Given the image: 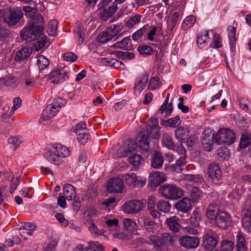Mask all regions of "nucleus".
<instances>
[{
	"mask_svg": "<svg viewBox=\"0 0 251 251\" xmlns=\"http://www.w3.org/2000/svg\"><path fill=\"white\" fill-rule=\"evenodd\" d=\"M190 132L189 128L185 126H180L175 131V137L180 143H183L188 137Z\"/></svg>",
	"mask_w": 251,
	"mask_h": 251,
	"instance_id": "obj_15",
	"label": "nucleus"
},
{
	"mask_svg": "<svg viewBox=\"0 0 251 251\" xmlns=\"http://www.w3.org/2000/svg\"><path fill=\"white\" fill-rule=\"evenodd\" d=\"M75 36L78 38V44L81 45L84 39V27L80 25H77L76 28L74 30Z\"/></svg>",
	"mask_w": 251,
	"mask_h": 251,
	"instance_id": "obj_37",
	"label": "nucleus"
},
{
	"mask_svg": "<svg viewBox=\"0 0 251 251\" xmlns=\"http://www.w3.org/2000/svg\"><path fill=\"white\" fill-rule=\"evenodd\" d=\"M107 190L110 193H121L123 192L124 184L123 180L120 178H111L106 184Z\"/></svg>",
	"mask_w": 251,
	"mask_h": 251,
	"instance_id": "obj_8",
	"label": "nucleus"
},
{
	"mask_svg": "<svg viewBox=\"0 0 251 251\" xmlns=\"http://www.w3.org/2000/svg\"><path fill=\"white\" fill-rule=\"evenodd\" d=\"M110 29H106L105 31L102 32L98 37V40L101 43H105L112 39L110 35L111 31Z\"/></svg>",
	"mask_w": 251,
	"mask_h": 251,
	"instance_id": "obj_46",
	"label": "nucleus"
},
{
	"mask_svg": "<svg viewBox=\"0 0 251 251\" xmlns=\"http://www.w3.org/2000/svg\"><path fill=\"white\" fill-rule=\"evenodd\" d=\"M189 196L193 201H197L203 197L202 192L198 187L192 186L189 190Z\"/></svg>",
	"mask_w": 251,
	"mask_h": 251,
	"instance_id": "obj_31",
	"label": "nucleus"
},
{
	"mask_svg": "<svg viewBox=\"0 0 251 251\" xmlns=\"http://www.w3.org/2000/svg\"><path fill=\"white\" fill-rule=\"evenodd\" d=\"M123 29L122 25H113L108 27L107 29H110L111 31L110 33L112 38L117 35Z\"/></svg>",
	"mask_w": 251,
	"mask_h": 251,
	"instance_id": "obj_58",
	"label": "nucleus"
},
{
	"mask_svg": "<svg viewBox=\"0 0 251 251\" xmlns=\"http://www.w3.org/2000/svg\"><path fill=\"white\" fill-rule=\"evenodd\" d=\"M58 22L56 20H50L47 27V32L49 36H54L56 34Z\"/></svg>",
	"mask_w": 251,
	"mask_h": 251,
	"instance_id": "obj_35",
	"label": "nucleus"
},
{
	"mask_svg": "<svg viewBox=\"0 0 251 251\" xmlns=\"http://www.w3.org/2000/svg\"><path fill=\"white\" fill-rule=\"evenodd\" d=\"M37 64L39 71L42 72L49 67L50 61L44 55H38L37 56Z\"/></svg>",
	"mask_w": 251,
	"mask_h": 251,
	"instance_id": "obj_32",
	"label": "nucleus"
},
{
	"mask_svg": "<svg viewBox=\"0 0 251 251\" xmlns=\"http://www.w3.org/2000/svg\"><path fill=\"white\" fill-rule=\"evenodd\" d=\"M203 242L207 249H211L214 248L218 244L216 234L212 231L209 232L204 236Z\"/></svg>",
	"mask_w": 251,
	"mask_h": 251,
	"instance_id": "obj_17",
	"label": "nucleus"
},
{
	"mask_svg": "<svg viewBox=\"0 0 251 251\" xmlns=\"http://www.w3.org/2000/svg\"><path fill=\"white\" fill-rule=\"evenodd\" d=\"M64 105V100L60 98L56 99L51 104L47 106L43 110L40 119V122L43 123L52 119L57 113L61 107Z\"/></svg>",
	"mask_w": 251,
	"mask_h": 251,
	"instance_id": "obj_3",
	"label": "nucleus"
},
{
	"mask_svg": "<svg viewBox=\"0 0 251 251\" xmlns=\"http://www.w3.org/2000/svg\"><path fill=\"white\" fill-rule=\"evenodd\" d=\"M12 39L11 33L10 31L0 27V40L5 42H9Z\"/></svg>",
	"mask_w": 251,
	"mask_h": 251,
	"instance_id": "obj_44",
	"label": "nucleus"
},
{
	"mask_svg": "<svg viewBox=\"0 0 251 251\" xmlns=\"http://www.w3.org/2000/svg\"><path fill=\"white\" fill-rule=\"evenodd\" d=\"M164 159L161 153L156 152L152 156L151 160V166L156 169L160 168L163 164Z\"/></svg>",
	"mask_w": 251,
	"mask_h": 251,
	"instance_id": "obj_26",
	"label": "nucleus"
},
{
	"mask_svg": "<svg viewBox=\"0 0 251 251\" xmlns=\"http://www.w3.org/2000/svg\"><path fill=\"white\" fill-rule=\"evenodd\" d=\"M199 243V238L195 236H183L179 240L180 245L186 249L196 248Z\"/></svg>",
	"mask_w": 251,
	"mask_h": 251,
	"instance_id": "obj_11",
	"label": "nucleus"
},
{
	"mask_svg": "<svg viewBox=\"0 0 251 251\" xmlns=\"http://www.w3.org/2000/svg\"><path fill=\"white\" fill-rule=\"evenodd\" d=\"M196 20V18L194 16L190 15L184 19L183 21V25H185L188 28L191 27L195 23Z\"/></svg>",
	"mask_w": 251,
	"mask_h": 251,
	"instance_id": "obj_64",
	"label": "nucleus"
},
{
	"mask_svg": "<svg viewBox=\"0 0 251 251\" xmlns=\"http://www.w3.org/2000/svg\"><path fill=\"white\" fill-rule=\"evenodd\" d=\"M234 248L233 242L228 240H224L221 243V251H232Z\"/></svg>",
	"mask_w": 251,
	"mask_h": 251,
	"instance_id": "obj_53",
	"label": "nucleus"
},
{
	"mask_svg": "<svg viewBox=\"0 0 251 251\" xmlns=\"http://www.w3.org/2000/svg\"><path fill=\"white\" fill-rule=\"evenodd\" d=\"M210 41V37L207 31H205L198 35L197 43L200 49H202L207 45Z\"/></svg>",
	"mask_w": 251,
	"mask_h": 251,
	"instance_id": "obj_27",
	"label": "nucleus"
},
{
	"mask_svg": "<svg viewBox=\"0 0 251 251\" xmlns=\"http://www.w3.org/2000/svg\"><path fill=\"white\" fill-rule=\"evenodd\" d=\"M149 239L155 248L158 250H161L162 247L164 245L161 238H158L153 235H151L149 236Z\"/></svg>",
	"mask_w": 251,
	"mask_h": 251,
	"instance_id": "obj_45",
	"label": "nucleus"
},
{
	"mask_svg": "<svg viewBox=\"0 0 251 251\" xmlns=\"http://www.w3.org/2000/svg\"><path fill=\"white\" fill-rule=\"evenodd\" d=\"M165 123L166 126L175 128L181 124V121L179 116H176L168 119L165 122Z\"/></svg>",
	"mask_w": 251,
	"mask_h": 251,
	"instance_id": "obj_41",
	"label": "nucleus"
},
{
	"mask_svg": "<svg viewBox=\"0 0 251 251\" xmlns=\"http://www.w3.org/2000/svg\"><path fill=\"white\" fill-rule=\"evenodd\" d=\"M104 248L97 241H89L88 246L85 247L84 251H103Z\"/></svg>",
	"mask_w": 251,
	"mask_h": 251,
	"instance_id": "obj_34",
	"label": "nucleus"
},
{
	"mask_svg": "<svg viewBox=\"0 0 251 251\" xmlns=\"http://www.w3.org/2000/svg\"><path fill=\"white\" fill-rule=\"evenodd\" d=\"M138 51L140 54L144 56H146L152 54L153 50V49L148 46L143 45L140 46L138 48Z\"/></svg>",
	"mask_w": 251,
	"mask_h": 251,
	"instance_id": "obj_50",
	"label": "nucleus"
},
{
	"mask_svg": "<svg viewBox=\"0 0 251 251\" xmlns=\"http://www.w3.org/2000/svg\"><path fill=\"white\" fill-rule=\"evenodd\" d=\"M125 228L129 231H134L137 229V225L135 222L130 219H125L123 221Z\"/></svg>",
	"mask_w": 251,
	"mask_h": 251,
	"instance_id": "obj_43",
	"label": "nucleus"
},
{
	"mask_svg": "<svg viewBox=\"0 0 251 251\" xmlns=\"http://www.w3.org/2000/svg\"><path fill=\"white\" fill-rule=\"evenodd\" d=\"M218 209L217 207L213 205L210 204L207 207L206 212V217L210 220H216V218L219 215Z\"/></svg>",
	"mask_w": 251,
	"mask_h": 251,
	"instance_id": "obj_33",
	"label": "nucleus"
},
{
	"mask_svg": "<svg viewBox=\"0 0 251 251\" xmlns=\"http://www.w3.org/2000/svg\"><path fill=\"white\" fill-rule=\"evenodd\" d=\"M141 19V16L139 14L132 15L126 22V25L128 28H132L135 25L138 24Z\"/></svg>",
	"mask_w": 251,
	"mask_h": 251,
	"instance_id": "obj_39",
	"label": "nucleus"
},
{
	"mask_svg": "<svg viewBox=\"0 0 251 251\" xmlns=\"http://www.w3.org/2000/svg\"><path fill=\"white\" fill-rule=\"evenodd\" d=\"M208 174L212 179L219 180L222 177V171L219 166L215 163L210 164L208 168Z\"/></svg>",
	"mask_w": 251,
	"mask_h": 251,
	"instance_id": "obj_18",
	"label": "nucleus"
},
{
	"mask_svg": "<svg viewBox=\"0 0 251 251\" xmlns=\"http://www.w3.org/2000/svg\"><path fill=\"white\" fill-rule=\"evenodd\" d=\"M159 78L158 77H152L151 78L148 89L151 90H154L159 87Z\"/></svg>",
	"mask_w": 251,
	"mask_h": 251,
	"instance_id": "obj_55",
	"label": "nucleus"
},
{
	"mask_svg": "<svg viewBox=\"0 0 251 251\" xmlns=\"http://www.w3.org/2000/svg\"><path fill=\"white\" fill-rule=\"evenodd\" d=\"M146 27L143 26L134 32L132 36V39L134 41H137L141 38L146 31Z\"/></svg>",
	"mask_w": 251,
	"mask_h": 251,
	"instance_id": "obj_63",
	"label": "nucleus"
},
{
	"mask_svg": "<svg viewBox=\"0 0 251 251\" xmlns=\"http://www.w3.org/2000/svg\"><path fill=\"white\" fill-rule=\"evenodd\" d=\"M31 51L28 47H25L17 52L15 57V60L20 62L29 57Z\"/></svg>",
	"mask_w": 251,
	"mask_h": 251,
	"instance_id": "obj_30",
	"label": "nucleus"
},
{
	"mask_svg": "<svg viewBox=\"0 0 251 251\" xmlns=\"http://www.w3.org/2000/svg\"><path fill=\"white\" fill-rule=\"evenodd\" d=\"M22 141L18 137H12L8 139V143L10 148L15 150L21 144Z\"/></svg>",
	"mask_w": 251,
	"mask_h": 251,
	"instance_id": "obj_51",
	"label": "nucleus"
},
{
	"mask_svg": "<svg viewBox=\"0 0 251 251\" xmlns=\"http://www.w3.org/2000/svg\"><path fill=\"white\" fill-rule=\"evenodd\" d=\"M13 106L11 108V111L10 112L8 117L11 116L14 113V111L19 108L22 104V100L19 97L15 98L13 100Z\"/></svg>",
	"mask_w": 251,
	"mask_h": 251,
	"instance_id": "obj_59",
	"label": "nucleus"
},
{
	"mask_svg": "<svg viewBox=\"0 0 251 251\" xmlns=\"http://www.w3.org/2000/svg\"><path fill=\"white\" fill-rule=\"evenodd\" d=\"M185 165V164H182L181 162L180 161L179 159H177L176 161V163L171 165L169 167V169L173 172L179 173H181L182 170L181 167L184 166Z\"/></svg>",
	"mask_w": 251,
	"mask_h": 251,
	"instance_id": "obj_62",
	"label": "nucleus"
},
{
	"mask_svg": "<svg viewBox=\"0 0 251 251\" xmlns=\"http://www.w3.org/2000/svg\"><path fill=\"white\" fill-rule=\"evenodd\" d=\"M63 194L68 201H72L75 199L76 196L75 188L70 184H67L63 188Z\"/></svg>",
	"mask_w": 251,
	"mask_h": 251,
	"instance_id": "obj_23",
	"label": "nucleus"
},
{
	"mask_svg": "<svg viewBox=\"0 0 251 251\" xmlns=\"http://www.w3.org/2000/svg\"><path fill=\"white\" fill-rule=\"evenodd\" d=\"M162 143L164 146L172 150L175 149L176 147L171 137L168 134H163L162 138Z\"/></svg>",
	"mask_w": 251,
	"mask_h": 251,
	"instance_id": "obj_36",
	"label": "nucleus"
},
{
	"mask_svg": "<svg viewBox=\"0 0 251 251\" xmlns=\"http://www.w3.org/2000/svg\"><path fill=\"white\" fill-rule=\"evenodd\" d=\"M213 138L215 143L218 145L226 144L231 145L233 143L235 137L234 132L229 129L221 128Z\"/></svg>",
	"mask_w": 251,
	"mask_h": 251,
	"instance_id": "obj_4",
	"label": "nucleus"
},
{
	"mask_svg": "<svg viewBox=\"0 0 251 251\" xmlns=\"http://www.w3.org/2000/svg\"><path fill=\"white\" fill-rule=\"evenodd\" d=\"M222 47V44L221 36L218 34H214L213 40L210 44V47L211 48L217 49Z\"/></svg>",
	"mask_w": 251,
	"mask_h": 251,
	"instance_id": "obj_54",
	"label": "nucleus"
},
{
	"mask_svg": "<svg viewBox=\"0 0 251 251\" xmlns=\"http://www.w3.org/2000/svg\"><path fill=\"white\" fill-rule=\"evenodd\" d=\"M127 152L131 153L137 148V144L132 140H126L123 144Z\"/></svg>",
	"mask_w": 251,
	"mask_h": 251,
	"instance_id": "obj_48",
	"label": "nucleus"
},
{
	"mask_svg": "<svg viewBox=\"0 0 251 251\" xmlns=\"http://www.w3.org/2000/svg\"><path fill=\"white\" fill-rule=\"evenodd\" d=\"M180 145L177 148L176 151L178 154H179L180 156L179 158L180 161L181 162L182 164H186V150L182 144V143H180Z\"/></svg>",
	"mask_w": 251,
	"mask_h": 251,
	"instance_id": "obj_52",
	"label": "nucleus"
},
{
	"mask_svg": "<svg viewBox=\"0 0 251 251\" xmlns=\"http://www.w3.org/2000/svg\"><path fill=\"white\" fill-rule=\"evenodd\" d=\"M124 177L126 183L129 186L141 187L143 186L146 183V180H143L140 179L135 174L132 172L125 174Z\"/></svg>",
	"mask_w": 251,
	"mask_h": 251,
	"instance_id": "obj_10",
	"label": "nucleus"
},
{
	"mask_svg": "<svg viewBox=\"0 0 251 251\" xmlns=\"http://www.w3.org/2000/svg\"><path fill=\"white\" fill-rule=\"evenodd\" d=\"M166 223L169 228L172 231L177 232L180 228L179 219L176 216H173L167 219Z\"/></svg>",
	"mask_w": 251,
	"mask_h": 251,
	"instance_id": "obj_28",
	"label": "nucleus"
},
{
	"mask_svg": "<svg viewBox=\"0 0 251 251\" xmlns=\"http://www.w3.org/2000/svg\"><path fill=\"white\" fill-rule=\"evenodd\" d=\"M23 10L25 12V15L26 17L30 19V20L34 21L35 22H39V24L42 23L43 18L39 13L35 12V9L30 6L23 7Z\"/></svg>",
	"mask_w": 251,
	"mask_h": 251,
	"instance_id": "obj_16",
	"label": "nucleus"
},
{
	"mask_svg": "<svg viewBox=\"0 0 251 251\" xmlns=\"http://www.w3.org/2000/svg\"><path fill=\"white\" fill-rule=\"evenodd\" d=\"M23 13L20 8L14 9L5 15L4 22L9 25L13 26L19 23L23 18Z\"/></svg>",
	"mask_w": 251,
	"mask_h": 251,
	"instance_id": "obj_6",
	"label": "nucleus"
},
{
	"mask_svg": "<svg viewBox=\"0 0 251 251\" xmlns=\"http://www.w3.org/2000/svg\"><path fill=\"white\" fill-rule=\"evenodd\" d=\"M159 194L167 199L176 200L183 196L182 190L178 187L171 184H164L160 186Z\"/></svg>",
	"mask_w": 251,
	"mask_h": 251,
	"instance_id": "obj_5",
	"label": "nucleus"
},
{
	"mask_svg": "<svg viewBox=\"0 0 251 251\" xmlns=\"http://www.w3.org/2000/svg\"><path fill=\"white\" fill-rule=\"evenodd\" d=\"M88 229L90 233L94 236H99L103 234V232L100 230L93 222L91 223L90 226L88 227Z\"/></svg>",
	"mask_w": 251,
	"mask_h": 251,
	"instance_id": "obj_61",
	"label": "nucleus"
},
{
	"mask_svg": "<svg viewBox=\"0 0 251 251\" xmlns=\"http://www.w3.org/2000/svg\"><path fill=\"white\" fill-rule=\"evenodd\" d=\"M71 154L69 148L60 144H54L45 154L48 161L55 165L62 163V158L67 157Z\"/></svg>",
	"mask_w": 251,
	"mask_h": 251,
	"instance_id": "obj_2",
	"label": "nucleus"
},
{
	"mask_svg": "<svg viewBox=\"0 0 251 251\" xmlns=\"http://www.w3.org/2000/svg\"><path fill=\"white\" fill-rule=\"evenodd\" d=\"M43 22L39 24L33 20H29L28 25L20 31V37L26 42H32L38 39L43 33Z\"/></svg>",
	"mask_w": 251,
	"mask_h": 251,
	"instance_id": "obj_1",
	"label": "nucleus"
},
{
	"mask_svg": "<svg viewBox=\"0 0 251 251\" xmlns=\"http://www.w3.org/2000/svg\"><path fill=\"white\" fill-rule=\"evenodd\" d=\"M173 104L170 103L169 104H166L165 106L162 108V105L158 110V113L160 114H163V116L167 117L170 116L173 111Z\"/></svg>",
	"mask_w": 251,
	"mask_h": 251,
	"instance_id": "obj_47",
	"label": "nucleus"
},
{
	"mask_svg": "<svg viewBox=\"0 0 251 251\" xmlns=\"http://www.w3.org/2000/svg\"><path fill=\"white\" fill-rule=\"evenodd\" d=\"M176 208L178 211L187 212L192 208L190 200L187 198H183L176 204Z\"/></svg>",
	"mask_w": 251,
	"mask_h": 251,
	"instance_id": "obj_21",
	"label": "nucleus"
},
{
	"mask_svg": "<svg viewBox=\"0 0 251 251\" xmlns=\"http://www.w3.org/2000/svg\"><path fill=\"white\" fill-rule=\"evenodd\" d=\"M137 147H139L143 151H147L149 148V142L148 136L146 135L140 133L136 138Z\"/></svg>",
	"mask_w": 251,
	"mask_h": 251,
	"instance_id": "obj_22",
	"label": "nucleus"
},
{
	"mask_svg": "<svg viewBox=\"0 0 251 251\" xmlns=\"http://www.w3.org/2000/svg\"><path fill=\"white\" fill-rule=\"evenodd\" d=\"M144 207V204L139 200L129 201L125 203L122 208L127 214L136 213L140 212Z\"/></svg>",
	"mask_w": 251,
	"mask_h": 251,
	"instance_id": "obj_7",
	"label": "nucleus"
},
{
	"mask_svg": "<svg viewBox=\"0 0 251 251\" xmlns=\"http://www.w3.org/2000/svg\"><path fill=\"white\" fill-rule=\"evenodd\" d=\"M150 181L154 187H156L166 180L165 174L162 172H155L149 177Z\"/></svg>",
	"mask_w": 251,
	"mask_h": 251,
	"instance_id": "obj_19",
	"label": "nucleus"
},
{
	"mask_svg": "<svg viewBox=\"0 0 251 251\" xmlns=\"http://www.w3.org/2000/svg\"><path fill=\"white\" fill-rule=\"evenodd\" d=\"M158 120L156 118H151L147 122V130L149 135L152 138L157 139L160 136Z\"/></svg>",
	"mask_w": 251,
	"mask_h": 251,
	"instance_id": "obj_9",
	"label": "nucleus"
},
{
	"mask_svg": "<svg viewBox=\"0 0 251 251\" xmlns=\"http://www.w3.org/2000/svg\"><path fill=\"white\" fill-rule=\"evenodd\" d=\"M228 154V151L225 148L221 147L217 150V156L221 160L228 159L229 157Z\"/></svg>",
	"mask_w": 251,
	"mask_h": 251,
	"instance_id": "obj_57",
	"label": "nucleus"
},
{
	"mask_svg": "<svg viewBox=\"0 0 251 251\" xmlns=\"http://www.w3.org/2000/svg\"><path fill=\"white\" fill-rule=\"evenodd\" d=\"M130 37H125L122 41L115 43L113 45V47L114 48L120 49L122 50H126L129 47L128 45L130 44Z\"/></svg>",
	"mask_w": 251,
	"mask_h": 251,
	"instance_id": "obj_40",
	"label": "nucleus"
},
{
	"mask_svg": "<svg viewBox=\"0 0 251 251\" xmlns=\"http://www.w3.org/2000/svg\"><path fill=\"white\" fill-rule=\"evenodd\" d=\"M236 241V251H246L247 247L246 245L245 237L241 231L238 232Z\"/></svg>",
	"mask_w": 251,
	"mask_h": 251,
	"instance_id": "obj_24",
	"label": "nucleus"
},
{
	"mask_svg": "<svg viewBox=\"0 0 251 251\" xmlns=\"http://www.w3.org/2000/svg\"><path fill=\"white\" fill-rule=\"evenodd\" d=\"M148 79L149 75L147 73L142 75L136 79L133 88L134 95L139 96L140 94L145 88Z\"/></svg>",
	"mask_w": 251,
	"mask_h": 251,
	"instance_id": "obj_14",
	"label": "nucleus"
},
{
	"mask_svg": "<svg viewBox=\"0 0 251 251\" xmlns=\"http://www.w3.org/2000/svg\"><path fill=\"white\" fill-rule=\"evenodd\" d=\"M48 77L51 82L58 84L65 81L68 77L64 70L55 69L49 74Z\"/></svg>",
	"mask_w": 251,
	"mask_h": 251,
	"instance_id": "obj_12",
	"label": "nucleus"
},
{
	"mask_svg": "<svg viewBox=\"0 0 251 251\" xmlns=\"http://www.w3.org/2000/svg\"><path fill=\"white\" fill-rule=\"evenodd\" d=\"M251 143V133L243 134L240 139V145L241 148L244 149L248 147Z\"/></svg>",
	"mask_w": 251,
	"mask_h": 251,
	"instance_id": "obj_38",
	"label": "nucleus"
},
{
	"mask_svg": "<svg viewBox=\"0 0 251 251\" xmlns=\"http://www.w3.org/2000/svg\"><path fill=\"white\" fill-rule=\"evenodd\" d=\"M157 209L162 212L166 213L170 211L171 205L168 201H159L156 203Z\"/></svg>",
	"mask_w": 251,
	"mask_h": 251,
	"instance_id": "obj_49",
	"label": "nucleus"
},
{
	"mask_svg": "<svg viewBox=\"0 0 251 251\" xmlns=\"http://www.w3.org/2000/svg\"><path fill=\"white\" fill-rule=\"evenodd\" d=\"M228 36L229 41L230 50L234 51L235 49L236 45V28L233 26H229L228 28Z\"/></svg>",
	"mask_w": 251,
	"mask_h": 251,
	"instance_id": "obj_29",
	"label": "nucleus"
},
{
	"mask_svg": "<svg viewBox=\"0 0 251 251\" xmlns=\"http://www.w3.org/2000/svg\"><path fill=\"white\" fill-rule=\"evenodd\" d=\"M183 179L193 184H200L201 183V180L199 175L186 174L184 176Z\"/></svg>",
	"mask_w": 251,
	"mask_h": 251,
	"instance_id": "obj_42",
	"label": "nucleus"
},
{
	"mask_svg": "<svg viewBox=\"0 0 251 251\" xmlns=\"http://www.w3.org/2000/svg\"><path fill=\"white\" fill-rule=\"evenodd\" d=\"M243 226L248 231H251V205L243 211L242 217Z\"/></svg>",
	"mask_w": 251,
	"mask_h": 251,
	"instance_id": "obj_20",
	"label": "nucleus"
},
{
	"mask_svg": "<svg viewBox=\"0 0 251 251\" xmlns=\"http://www.w3.org/2000/svg\"><path fill=\"white\" fill-rule=\"evenodd\" d=\"M215 223L219 227L226 229L231 224L230 216L225 211L219 212L216 218Z\"/></svg>",
	"mask_w": 251,
	"mask_h": 251,
	"instance_id": "obj_13",
	"label": "nucleus"
},
{
	"mask_svg": "<svg viewBox=\"0 0 251 251\" xmlns=\"http://www.w3.org/2000/svg\"><path fill=\"white\" fill-rule=\"evenodd\" d=\"M128 162L132 164L134 168L141 167L144 162V160L140 154L131 153L128 157Z\"/></svg>",
	"mask_w": 251,
	"mask_h": 251,
	"instance_id": "obj_25",
	"label": "nucleus"
},
{
	"mask_svg": "<svg viewBox=\"0 0 251 251\" xmlns=\"http://www.w3.org/2000/svg\"><path fill=\"white\" fill-rule=\"evenodd\" d=\"M161 238L164 245H172L174 244L175 241V238L168 233L162 234Z\"/></svg>",
	"mask_w": 251,
	"mask_h": 251,
	"instance_id": "obj_60",
	"label": "nucleus"
},
{
	"mask_svg": "<svg viewBox=\"0 0 251 251\" xmlns=\"http://www.w3.org/2000/svg\"><path fill=\"white\" fill-rule=\"evenodd\" d=\"M16 78L13 76H7L5 78H0V87L2 85L8 86L11 85L13 83H15Z\"/></svg>",
	"mask_w": 251,
	"mask_h": 251,
	"instance_id": "obj_56",
	"label": "nucleus"
}]
</instances>
